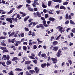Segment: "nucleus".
Segmentation results:
<instances>
[{
    "mask_svg": "<svg viewBox=\"0 0 75 75\" xmlns=\"http://www.w3.org/2000/svg\"><path fill=\"white\" fill-rule=\"evenodd\" d=\"M61 52H62V51L61 50H59L56 54V55L57 57H60V55H62V54H61Z\"/></svg>",
    "mask_w": 75,
    "mask_h": 75,
    "instance_id": "f257e3e1",
    "label": "nucleus"
},
{
    "mask_svg": "<svg viewBox=\"0 0 75 75\" xmlns=\"http://www.w3.org/2000/svg\"><path fill=\"white\" fill-rule=\"evenodd\" d=\"M26 7H27L28 8V10L29 11H33V9L32 8H31L29 7H31V6L30 5H29L28 4H26Z\"/></svg>",
    "mask_w": 75,
    "mask_h": 75,
    "instance_id": "f03ea898",
    "label": "nucleus"
},
{
    "mask_svg": "<svg viewBox=\"0 0 75 75\" xmlns=\"http://www.w3.org/2000/svg\"><path fill=\"white\" fill-rule=\"evenodd\" d=\"M51 59L52 61L53 64H56L57 62V61H58L57 57H55V58H52Z\"/></svg>",
    "mask_w": 75,
    "mask_h": 75,
    "instance_id": "7ed1b4c3",
    "label": "nucleus"
},
{
    "mask_svg": "<svg viewBox=\"0 0 75 75\" xmlns=\"http://www.w3.org/2000/svg\"><path fill=\"white\" fill-rule=\"evenodd\" d=\"M59 31H60L61 33H62L65 31V29L63 28L62 27H61L59 28Z\"/></svg>",
    "mask_w": 75,
    "mask_h": 75,
    "instance_id": "20e7f679",
    "label": "nucleus"
},
{
    "mask_svg": "<svg viewBox=\"0 0 75 75\" xmlns=\"http://www.w3.org/2000/svg\"><path fill=\"white\" fill-rule=\"evenodd\" d=\"M33 24V27H35V25H36L37 24V23L33 22H31L28 25V27H31V25H32Z\"/></svg>",
    "mask_w": 75,
    "mask_h": 75,
    "instance_id": "39448f33",
    "label": "nucleus"
},
{
    "mask_svg": "<svg viewBox=\"0 0 75 75\" xmlns=\"http://www.w3.org/2000/svg\"><path fill=\"white\" fill-rule=\"evenodd\" d=\"M6 21L9 22L11 24L13 23V21L11 20V18H7L6 19Z\"/></svg>",
    "mask_w": 75,
    "mask_h": 75,
    "instance_id": "423d86ee",
    "label": "nucleus"
},
{
    "mask_svg": "<svg viewBox=\"0 0 75 75\" xmlns=\"http://www.w3.org/2000/svg\"><path fill=\"white\" fill-rule=\"evenodd\" d=\"M42 22L43 23V25L45 27H48V25L47 24H47V22H46V21H43Z\"/></svg>",
    "mask_w": 75,
    "mask_h": 75,
    "instance_id": "0eeeda50",
    "label": "nucleus"
},
{
    "mask_svg": "<svg viewBox=\"0 0 75 75\" xmlns=\"http://www.w3.org/2000/svg\"><path fill=\"white\" fill-rule=\"evenodd\" d=\"M19 13H20L21 14H22L23 15H21V17H25L26 15H27V14L25 13H23V12H21V11L19 12Z\"/></svg>",
    "mask_w": 75,
    "mask_h": 75,
    "instance_id": "6e6552de",
    "label": "nucleus"
},
{
    "mask_svg": "<svg viewBox=\"0 0 75 75\" xmlns=\"http://www.w3.org/2000/svg\"><path fill=\"white\" fill-rule=\"evenodd\" d=\"M58 41H54L53 42H52V45H54V46H55V45H57V44H58Z\"/></svg>",
    "mask_w": 75,
    "mask_h": 75,
    "instance_id": "1a4fd4ad",
    "label": "nucleus"
},
{
    "mask_svg": "<svg viewBox=\"0 0 75 75\" xmlns=\"http://www.w3.org/2000/svg\"><path fill=\"white\" fill-rule=\"evenodd\" d=\"M36 14L39 17H41V13H40L39 11H37L36 12Z\"/></svg>",
    "mask_w": 75,
    "mask_h": 75,
    "instance_id": "9d476101",
    "label": "nucleus"
},
{
    "mask_svg": "<svg viewBox=\"0 0 75 75\" xmlns=\"http://www.w3.org/2000/svg\"><path fill=\"white\" fill-rule=\"evenodd\" d=\"M47 66V64L43 63L41 65V67L42 68H44V67H45Z\"/></svg>",
    "mask_w": 75,
    "mask_h": 75,
    "instance_id": "9b49d317",
    "label": "nucleus"
},
{
    "mask_svg": "<svg viewBox=\"0 0 75 75\" xmlns=\"http://www.w3.org/2000/svg\"><path fill=\"white\" fill-rule=\"evenodd\" d=\"M35 72L37 73L38 74V72H39V71H40V69H38V67H36L35 68Z\"/></svg>",
    "mask_w": 75,
    "mask_h": 75,
    "instance_id": "f8f14e48",
    "label": "nucleus"
},
{
    "mask_svg": "<svg viewBox=\"0 0 75 75\" xmlns=\"http://www.w3.org/2000/svg\"><path fill=\"white\" fill-rule=\"evenodd\" d=\"M58 49V48L56 46H54L52 49V50H54V51H57Z\"/></svg>",
    "mask_w": 75,
    "mask_h": 75,
    "instance_id": "ddd939ff",
    "label": "nucleus"
},
{
    "mask_svg": "<svg viewBox=\"0 0 75 75\" xmlns=\"http://www.w3.org/2000/svg\"><path fill=\"white\" fill-rule=\"evenodd\" d=\"M18 58L17 57H14L13 59H12V61H15L18 60Z\"/></svg>",
    "mask_w": 75,
    "mask_h": 75,
    "instance_id": "4468645a",
    "label": "nucleus"
},
{
    "mask_svg": "<svg viewBox=\"0 0 75 75\" xmlns=\"http://www.w3.org/2000/svg\"><path fill=\"white\" fill-rule=\"evenodd\" d=\"M49 21H55V18H53L50 17L49 18Z\"/></svg>",
    "mask_w": 75,
    "mask_h": 75,
    "instance_id": "2eb2a0df",
    "label": "nucleus"
},
{
    "mask_svg": "<svg viewBox=\"0 0 75 75\" xmlns=\"http://www.w3.org/2000/svg\"><path fill=\"white\" fill-rule=\"evenodd\" d=\"M12 62L11 61L9 60V61H7L6 63V64L7 65H10V64H11V63Z\"/></svg>",
    "mask_w": 75,
    "mask_h": 75,
    "instance_id": "dca6fc26",
    "label": "nucleus"
},
{
    "mask_svg": "<svg viewBox=\"0 0 75 75\" xmlns=\"http://www.w3.org/2000/svg\"><path fill=\"white\" fill-rule=\"evenodd\" d=\"M31 63V61H26L25 62V64L26 65H28V64H30Z\"/></svg>",
    "mask_w": 75,
    "mask_h": 75,
    "instance_id": "f3484780",
    "label": "nucleus"
},
{
    "mask_svg": "<svg viewBox=\"0 0 75 75\" xmlns=\"http://www.w3.org/2000/svg\"><path fill=\"white\" fill-rule=\"evenodd\" d=\"M30 18V16H29L25 17L24 19V21H27V20H28V18Z\"/></svg>",
    "mask_w": 75,
    "mask_h": 75,
    "instance_id": "a211bd4d",
    "label": "nucleus"
},
{
    "mask_svg": "<svg viewBox=\"0 0 75 75\" xmlns=\"http://www.w3.org/2000/svg\"><path fill=\"white\" fill-rule=\"evenodd\" d=\"M60 9H62L63 10H66V8L63 6H60Z\"/></svg>",
    "mask_w": 75,
    "mask_h": 75,
    "instance_id": "6ab92c4d",
    "label": "nucleus"
},
{
    "mask_svg": "<svg viewBox=\"0 0 75 75\" xmlns=\"http://www.w3.org/2000/svg\"><path fill=\"white\" fill-rule=\"evenodd\" d=\"M6 37L4 36H2L0 37V40H4L6 39Z\"/></svg>",
    "mask_w": 75,
    "mask_h": 75,
    "instance_id": "aec40b11",
    "label": "nucleus"
},
{
    "mask_svg": "<svg viewBox=\"0 0 75 75\" xmlns=\"http://www.w3.org/2000/svg\"><path fill=\"white\" fill-rule=\"evenodd\" d=\"M35 72L34 70H30L29 71V73L31 74H33L34 73H35Z\"/></svg>",
    "mask_w": 75,
    "mask_h": 75,
    "instance_id": "412c9836",
    "label": "nucleus"
},
{
    "mask_svg": "<svg viewBox=\"0 0 75 75\" xmlns=\"http://www.w3.org/2000/svg\"><path fill=\"white\" fill-rule=\"evenodd\" d=\"M1 45L4 46V47H6V44L4 42H1Z\"/></svg>",
    "mask_w": 75,
    "mask_h": 75,
    "instance_id": "4be33fe9",
    "label": "nucleus"
},
{
    "mask_svg": "<svg viewBox=\"0 0 75 75\" xmlns=\"http://www.w3.org/2000/svg\"><path fill=\"white\" fill-rule=\"evenodd\" d=\"M51 3H52V2H51V1H49L48 2L47 5L48 6H49V7L51 6Z\"/></svg>",
    "mask_w": 75,
    "mask_h": 75,
    "instance_id": "5701e85b",
    "label": "nucleus"
},
{
    "mask_svg": "<svg viewBox=\"0 0 75 75\" xmlns=\"http://www.w3.org/2000/svg\"><path fill=\"white\" fill-rule=\"evenodd\" d=\"M15 70L16 71H18L19 72H20V71H23V69L19 68L16 69Z\"/></svg>",
    "mask_w": 75,
    "mask_h": 75,
    "instance_id": "b1692460",
    "label": "nucleus"
},
{
    "mask_svg": "<svg viewBox=\"0 0 75 75\" xmlns=\"http://www.w3.org/2000/svg\"><path fill=\"white\" fill-rule=\"evenodd\" d=\"M42 6L44 8H47V6H45V5L44 3L42 4Z\"/></svg>",
    "mask_w": 75,
    "mask_h": 75,
    "instance_id": "393cba45",
    "label": "nucleus"
},
{
    "mask_svg": "<svg viewBox=\"0 0 75 75\" xmlns=\"http://www.w3.org/2000/svg\"><path fill=\"white\" fill-rule=\"evenodd\" d=\"M42 24H40L36 26L37 28H40V27H41V26Z\"/></svg>",
    "mask_w": 75,
    "mask_h": 75,
    "instance_id": "a878e982",
    "label": "nucleus"
},
{
    "mask_svg": "<svg viewBox=\"0 0 75 75\" xmlns=\"http://www.w3.org/2000/svg\"><path fill=\"white\" fill-rule=\"evenodd\" d=\"M6 60L8 61H9V59H10V56L9 55H8L6 56Z\"/></svg>",
    "mask_w": 75,
    "mask_h": 75,
    "instance_id": "bb28decb",
    "label": "nucleus"
},
{
    "mask_svg": "<svg viewBox=\"0 0 75 75\" xmlns=\"http://www.w3.org/2000/svg\"><path fill=\"white\" fill-rule=\"evenodd\" d=\"M68 13H66L65 15V18L66 20H68Z\"/></svg>",
    "mask_w": 75,
    "mask_h": 75,
    "instance_id": "cd10ccee",
    "label": "nucleus"
},
{
    "mask_svg": "<svg viewBox=\"0 0 75 75\" xmlns=\"http://www.w3.org/2000/svg\"><path fill=\"white\" fill-rule=\"evenodd\" d=\"M30 0H26V1L28 4H30V3H31V1Z\"/></svg>",
    "mask_w": 75,
    "mask_h": 75,
    "instance_id": "c85d7f7f",
    "label": "nucleus"
},
{
    "mask_svg": "<svg viewBox=\"0 0 75 75\" xmlns=\"http://www.w3.org/2000/svg\"><path fill=\"white\" fill-rule=\"evenodd\" d=\"M68 62L70 64V65H71L72 64V61L71 59H69L68 60Z\"/></svg>",
    "mask_w": 75,
    "mask_h": 75,
    "instance_id": "c756f323",
    "label": "nucleus"
},
{
    "mask_svg": "<svg viewBox=\"0 0 75 75\" xmlns=\"http://www.w3.org/2000/svg\"><path fill=\"white\" fill-rule=\"evenodd\" d=\"M6 55H4L3 56V57L2 58V59H3V58H4V60H6Z\"/></svg>",
    "mask_w": 75,
    "mask_h": 75,
    "instance_id": "7c9ffc66",
    "label": "nucleus"
},
{
    "mask_svg": "<svg viewBox=\"0 0 75 75\" xmlns=\"http://www.w3.org/2000/svg\"><path fill=\"white\" fill-rule=\"evenodd\" d=\"M0 48L2 50H6V49H7V48H6V47H1Z\"/></svg>",
    "mask_w": 75,
    "mask_h": 75,
    "instance_id": "2f4dec72",
    "label": "nucleus"
},
{
    "mask_svg": "<svg viewBox=\"0 0 75 75\" xmlns=\"http://www.w3.org/2000/svg\"><path fill=\"white\" fill-rule=\"evenodd\" d=\"M27 68L28 69H31L32 68L30 66L28 65L27 67Z\"/></svg>",
    "mask_w": 75,
    "mask_h": 75,
    "instance_id": "473e14b6",
    "label": "nucleus"
},
{
    "mask_svg": "<svg viewBox=\"0 0 75 75\" xmlns=\"http://www.w3.org/2000/svg\"><path fill=\"white\" fill-rule=\"evenodd\" d=\"M13 71H11L8 73V74L9 75H14V74H13Z\"/></svg>",
    "mask_w": 75,
    "mask_h": 75,
    "instance_id": "72a5a7b5",
    "label": "nucleus"
},
{
    "mask_svg": "<svg viewBox=\"0 0 75 75\" xmlns=\"http://www.w3.org/2000/svg\"><path fill=\"white\" fill-rule=\"evenodd\" d=\"M70 24H74V25L75 24V23H74V22H73V21H72L71 20L70 21Z\"/></svg>",
    "mask_w": 75,
    "mask_h": 75,
    "instance_id": "f704fd0d",
    "label": "nucleus"
},
{
    "mask_svg": "<svg viewBox=\"0 0 75 75\" xmlns=\"http://www.w3.org/2000/svg\"><path fill=\"white\" fill-rule=\"evenodd\" d=\"M68 4V2L67 1L63 3V5H67Z\"/></svg>",
    "mask_w": 75,
    "mask_h": 75,
    "instance_id": "c9c22d12",
    "label": "nucleus"
},
{
    "mask_svg": "<svg viewBox=\"0 0 75 75\" xmlns=\"http://www.w3.org/2000/svg\"><path fill=\"white\" fill-rule=\"evenodd\" d=\"M23 49L25 51H26L27 50V47L25 46H23Z\"/></svg>",
    "mask_w": 75,
    "mask_h": 75,
    "instance_id": "e433bc0d",
    "label": "nucleus"
},
{
    "mask_svg": "<svg viewBox=\"0 0 75 75\" xmlns=\"http://www.w3.org/2000/svg\"><path fill=\"white\" fill-rule=\"evenodd\" d=\"M23 5H20L18 6L17 8H18V9H19V8H20L21 7H23Z\"/></svg>",
    "mask_w": 75,
    "mask_h": 75,
    "instance_id": "4c0bfd02",
    "label": "nucleus"
},
{
    "mask_svg": "<svg viewBox=\"0 0 75 75\" xmlns=\"http://www.w3.org/2000/svg\"><path fill=\"white\" fill-rule=\"evenodd\" d=\"M33 48L34 50H35V49H36V48H37V47L36 45H34L33 46Z\"/></svg>",
    "mask_w": 75,
    "mask_h": 75,
    "instance_id": "58836bf2",
    "label": "nucleus"
},
{
    "mask_svg": "<svg viewBox=\"0 0 75 75\" xmlns=\"http://www.w3.org/2000/svg\"><path fill=\"white\" fill-rule=\"evenodd\" d=\"M33 19L30 18L28 20V21H29V23H31L32 21H33Z\"/></svg>",
    "mask_w": 75,
    "mask_h": 75,
    "instance_id": "ea45409f",
    "label": "nucleus"
},
{
    "mask_svg": "<svg viewBox=\"0 0 75 75\" xmlns=\"http://www.w3.org/2000/svg\"><path fill=\"white\" fill-rule=\"evenodd\" d=\"M13 12V10H11L10 11L8 12L7 14H11V13H12Z\"/></svg>",
    "mask_w": 75,
    "mask_h": 75,
    "instance_id": "a19ab883",
    "label": "nucleus"
},
{
    "mask_svg": "<svg viewBox=\"0 0 75 75\" xmlns=\"http://www.w3.org/2000/svg\"><path fill=\"white\" fill-rule=\"evenodd\" d=\"M24 40V38L22 39L21 41H18V43L19 44H20L21 42H22V41H23V40Z\"/></svg>",
    "mask_w": 75,
    "mask_h": 75,
    "instance_id": "79ce46f5",
    "label": "nucleus"
},
{
    "mask_svg": "<svg viewBox=\"0 0 75 75\" xmlns=\"http://www.w3.org/2000/svg\"><path fill=\"white\" fill-rule=\"evenodd\" d=\"M25 31H29V29H28V28L26 27L25 28Z\"/></svg>",
    "mask_w": 75,
    "mask_h": 75,
    "instance_id": "37998d69",
    "label": "nucleus"
},
{
    "mask_svg": "<svg viewBox=\"0 0 75 75\" xmlns=\"http://www.w3.org/2000/svg\"><path fill=\"white\" fill-rule=\"evenodd\" d=\"M61 36V35H59V36H58L56 39V40H58L59 39V37H60Z\"/></svg>",
    "mask_w": 75,
    "mask_h": 75,
    "instance_id": "c03bdc74",
    "label": "nucleus"
},
{
    "mask_svg": "<svg viewBox=\"0 0 75 75\" xmlns=\"http://www.w3.org/2000/svg\"><path fill=\"white\" fill-rule=\"evenodd\" d=\"M5 62H2V65L4 66V67H6V66L5 65Z\"/></svg>",
    "mask_w": 75,
    "mask_h": 75,
    "instance_id": "a18cd8bd",
    "label": "nucleus"
},
{
    "mask_svg": "<svg viewBox=\"0 0 75 75\" xmlns=\"http://www.w3.org/2000/svg\"><path fill=\"white\" fill-rule=\"evenodd\" d=\"M49 17V16H48V14H46L45 15V18H48Z\"/></svg>",
    "mask_w": 75,
    "mask_h": 75,
    "instance_id": "49530a36",
    "label": "nucleus"
},
{
    "mask_svg": "<svg viewBox=\"0 0 75 75\" xmlns=\"http://www.w3.org/2000/svg\"><path fill=\"white\" fill-rule=\"evenodd\" d=\"M41 56L42 57H44L46 56V54H45V53L42 54Z\"/></svg>",
    "mask_w": 75,
    "mask_h": 75,
    "instance_id": "de8ad7c7",
    "label": "nucleus"
},
{
    "mask_svg": "<svg viewBox=\"0 0 75 75\" xmlns=\"http://www.w3.org/2000/svg\"><path fill=\"white\" fill-rule=\"evenodd\" d=\"M41 19L42 20V21H45V19L44 17H41Z\"/></svg>",
    "mask_w": 75,
    "mask_h": 75,
    "instance_id": "09e8293b",
    "label": "nucleus"
},
{
    "mask_svg": "<svg viewBox=\"0 0 75 75\" xmlns=\"http://www.w3.org/2000/svg\"><path fill=\"white\" fill-rule=\"evenodd\" d=\"M10 26L11 28H13V27H14V25L12 24H11L10 25Z\"/></svg>",
    "mask_w": 75,
    "mask_h": 75,
    "instance_id": "8fccbe9b",
    "label": "nucleus"
},
{
    "mask_svg": "<svg viewBox=\"0 0 75 75\" xmlns=\"http://www.w3.org/2000/svg\"><path fill=\"white\" fill-rule=\"evenodd\" d=\"M33 62H34L35 64H37V62L36 59H35L33 60Z\"/></svg>",
    "mask_w": 75,
    "mask_h": 75,
    "instance_id": "3c124183",
    "label": "nucleus"
},
{
    "mask_svg": "<svg viewBox=\"0 0 75 75\" xmlns=\"http://www.w3.org/2000/svg\"><path fill=\"white\" fill-rule=\"evenodd\" d=\"M65 24H69V21L67 20L66 21L65 23Z\"/></svg>",
    "mask_w": 75,
    "mask_h": 75,
    "instance_id": "603ef678",
    "label": "nucleus"
},
{
    "mask_svg": "<svg viewBox=\"0 0 75 75\" xmlns=\"http://www.w3.org/2000/svg\"><path fill=\"white\" fill-rule=\"evenodd\" d=\"M29 58L30 59H35V58L33 57V56H29Z\"/></svg>",
    "mask_w": 75,
    "mask_h": 75,
    "instance_id": "864d4df0",
    "label": "nucleus"
},
{
    "mask_svg": "<svg viewBox=\"0 0 75 75\" xmlns=\"http://www.w3.org/2000/svg\"><path fill=\"white\" fill-rule=\"evenodd\" d=\"M68 18L69 20H71V19H72V18H71V16L70 15H69Z\"/></svg>",
    "mask_w": 75,
    "mask_h": 75,
    "instance_id": "5fc2aeb1",
    "label": "nucleus"
},
{
    "mask_svg": "<svg viewBox=\"0 0 75 75\" xmlns=\"http://www.w3.org/2000/svg\"><path fill=\"white\" fill-rule=\"evenodd\" d=\"M55 8H59V5L58 4L56 5L55 6Z\"/></svg>",
    "mask_w": 75,
    "mask_h": 75,
    "instance_id": "6e6d98bb",
    "label": "nucleus"
},
{
    "mask_svg": "<svg viewBox=\"0 0 75 75\" xmlns=\"http://www.w3.org/2000/svg\"><path fill=\"white\" fill-rule=\"evenodd\" d=\"M47 10L46 9H44L43 10V12L44 13H47Z\"/></svg>",
    "mask_w": 75,
    "mask_h": 75,
    "instance_id": "4d7b16f0",
    "label": "nucleus"
},
{
    "mask_svg": "<svg viewBox=\"0 0 75 75\" xmlns=\"http://www.w3.org/2000/svg\"><path fill=\"white\" fill-rule=\"evenodd\" d=\"M21 37H24V34L23 33L21 34Z\"/></svg>",
    "mask_w": 75,
    "mask_h": 75,
    "instance_id": "13d9d810",
    "label": "nucleus"
},
{
    "mask_svg": "<svg viewBox=\"0 0 75 75\" xmlns=\"http://www.w3.org/2000/svg\"><path fill=\"white\" fill-rule=\"evenodd\" d=\"M48 12L49 13V14H54V13L52 12H51L50 11H49Z\"/></svg>",
    "mask_w": 75,
    "mask_h": 75,
    "instance_id": "bf43d9fd",
    "label": "nucleus"
},
{
    "mask_svg": "<svg viewBox=\"0 0 75 75\" xmlns=\"http://www.w3.org/2000/svg\"><path fill=\"white\" fill-rule=\"evenodd\" d=\"M72 32L73 33H75V28H74L72 29V30H71Z\"/></svg>",
    "mask_w": 75,
    "mask_h": 75,
    "instance_id": "052dcab7",
    "label": "nucleus"
},
{
    "mask_svg": "<svg viewBox=\"0 0 75 75\" xmlns=\"http://www.w3.org/2000/svg\"><path fill=\"white\" fill-rule=\"evenodd\" d=\"M23 45L25 44L26 45H27V42H24L23 43Z\"/></svg>",
    "mask_w": 75,
    "mask_h": 75,
    "instance_id": "680f3d73",
    "label": "nucleus"
},
{
    "mask_svg": "<svg viewBox=\"0 0 75 75\" xmlns=\"http://www.w3.org/2000/svg\"><path fill=\"white\" fill-rule=\"evenodd\" d=\"M2 4H5L6 3V1L4 0H2Z\"/></svg>",
    "mask_w": 75,
    "mask_h": 75,
    "instance_id": "e2e57ef3",
    "label": "nucleus"
},
{
    "mask_svg": "<svg viewBox=\"0 0 75 75\" xmlns=\"http://www.w3.org/2000/svg\"><path fill=\"white\" fill-rule=\"evenodd\" d=\"M62 2V0H57V3H61Z\"/></svg>",
    "mask_w": 75,
    "mask_h": 75,
    "instance_id": "0e129e2a",
    "label": "nucleus"
},
{
    "mask_svg": "<svg viewBox=\"0 0 75 75\" xmlns=\"http://www.w3.org/2000/svg\"><path fill=\"white\" fill-rule=\"evenodd\" d=\"M37 41H38V42H40V43H42V42H43L42 41H40V40H39V39H37Z\"/></svg>",
    "mask_w": 75,
    "mask_h": 75,
    "instance_id": "69168bd1",
    "label": "nucleus"
},
{
    "mask_svg": "<svg viewBox=\"0 0 75 75\" xmlns=\"http://www.w3.org/2000/svg\"><path fill=\"white\" fill-rule=\"evenodd\" d=\"M32 36L33 37L35 36V32H33Z\"/></svg>",
    "mask_w": 75,
    "mask_h": 75,
    "instance_id": "338daca9",
    "label": "nucleus"
},
{
    "mask_svg": "<svg viewBox=\"0 0 75 75\" xmlns=\"http://www.w3.org/2000/svg\"><path fill=\"white\" fill-rule=\"evenodd\" d=\"M15 41H14V38L12 40H11V42L12 43H14Z\"/></svg>",
    "mask_w": 75,
    "mask_h": 75,
    "instance_id": "774afa93",
    "label": "nucleus"
}]
</instances>
